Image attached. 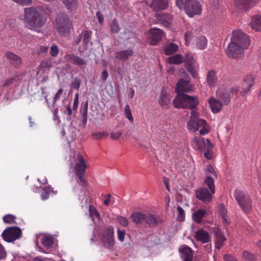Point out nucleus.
<instances>
[{
  "label": "nucleus",
  "mask_w": 261,
  "mask_h": 261,
  "mask_svg": "<svg viewBox=\"0 0 261 261\" xmlns=\"http://www.w3.org/2000/svg\"><path fill=\"white\" fill-rule=\"evenodd\" d=\"M192 91V86L188 80L179 79L175 87L177 97L173 101L174 107L178 109L184 108L190 110L196 109L199 104L197 97L190 96L184 93V92H189Z\"/></svg>",
  "instance_id": "1"
},
{
  "label": "nucleus",
  "mask_w": 261,
  "mask_h": 261,
  "mask_svg": "<svg viewBox=\"0 0 261 261\" xmlns=\"http://www.w3.org/2000/svg\"><path fill=\"white\" fill-rule=\"evenodd\" d=\"M250 39L247 35L241 30H234L232 32L231 42L226 50L229 58H236L244 54V49L250 45Z\"/></svg>",
  "instance_id": "2"
},
{
  "label": "nucleus",
  "mask_w": 261,
  "mask_h": 261,
  "mask_svg": "<svg viewBox=\"0 0 261 261\" xmlns=\"http://www.w3.org/2000/svg\"><path fill=\"white\" fill-rule=\"evenodd\" d=\"M24 21L26 23V27L34 30L42 27L46 20L38 8L32 7L25 8Z\"/></svg>",
  "instance_id": "3"
},
{
  "label": "nucleus",
  "mask_w": 261,
  "mask_h": 261,
  "mask_svg": "<svg viewBox=\"0 0 261 261\" xmlns=\"http://www.w3.org/2000/svg\"><path fill=\"white\" fill-rule=\"evenodd\" d=\"M72 23L68 15L60 13L56 18L55 28L61 36H67L69 34Z\"/></svg>",
  "instance_id": "4"
},
{
  "label": "nucleus",
  "mask_w": 261,
  "mask_h": 261,
  "mask_svg": "<svg viewBox=\"0 0 261 261\" xmlns=\"http://www.w3.org/2000/svg\"><path fill=\"white\" fill-rule=\"evenodd\" d=\"M22 236L21 229L17 226H10L4 230L2 236L7 242H13Z\"/></svg>",
  "instance_id": "5"
},
{
  "label": "nucleus",
  "mask_w": 261,
  "mask_h": 261,
  "mask_svg": "<svg viewBox=\"0 0 261 261\" xmlns=\"http://www.w3.org/2000/svg\"><path fill=\"white\" fill-rule=\"evenodd\" d=\"M183 8L190 17L200 14L202 10L200 4L196 0H186Z\"/></svg>",
  "instance_id": "6"
},
{
  "label": "nucleus",
  "mask_w": 261,
  "mask_h": 261,
  "mask_svg": "<svg viewBox=\"0 0 261 261\" xmlns=\"http://www.w3.org/2000/svg\"><path fill=\"white\" fill-rule=\"evenodd\" d=\"M198 113L195 111H192L191 112V117L189 122L188 123L189 129L193 130L194 132L198 130L200 126L207 125V123L204 119L197 118Z\"/></svg>",
  "instance_id": "7"
},
{
  "label": "nucleus",
  "mask_w": 261,
  "mask_h": 261,
  "mask_svg": "<svg viewBox=\"0 0 261 261\" xmlns=\"http://www.w3.org/2000/svg\"><path fill=\"white\" fill-rule=\"evenodd\" d=\"M236 199L244 212H248L251 210V200L249 196L244 195L240 191H236Z\"/></svg>",
  "instance_id": "8"
},
{
  "label": "nucleus",
  "mask_w": 261,
  "mask_h": 261,
  "mask_svg": "<svg viewBox=\"0 0 261 261\" xmlns=\"http://www.w3.org/2000/svg\"><path fill=\"white\" fill-rule=\"evenodd\" d=\"M114 232L113 226L110 225L105 228L102 234L103 245L108 249H111L115 244Z\"/></svg>",
  "instance_id": "9"
},
{
  "label": "nucleus",
  "mask_w": 261,
  "mask_h": 261,
  "mask_svg": "<svg viewBox=\"0 0 261 261\" xmlns=\"http://www.w3.org/2000/svg\"><path fill=\"white\" fill-rule=\"evenodd\" d=\"M184 62H185L187 65V69L188 71L191 73V75L193 77L197 79L198 77V75L196 71L195 60H194L192 55L190 53H187Z\"/></svg>",
  "instance_id": "10"
},
{
  "label": "nucleus",
  "mask_w": 261,
  "mask_h": 261,
  "mask_svg": "<svg viewBox=\"0 0 261 261\" xmlns=\"http://www.w3.org/2000/svg\"><path fill=\"white\" fill-rule=\"evenodd\" d=\"M256 4V0H235L234 9L237 11H247Z\"/></svg>",
  "instance_id": "11"
},
{
  "label": "nucleus",
  "mask_w": 261,
  "mask_h": 261,
  "mask_svg": "<svg viewBox=\"0 0 261 261\" xmlns=\"http://www.w3.org/2000/svg\"><path fill=\"white\" fill-rule=\"evenodd\" d=\"M149 33L151 35L149 43L151 45H157L162 40L164 35V32L162 30L155 28L150 29Z\"/></svg>",
  "instance_id": "12"
},
{
  "label": "nucleus",
  "mask_w": 261,
  "mask_h": 261,
  "mask_svg": "<svg viewBox=\"0 0 261 261\" xmlns=\"http://www.w3.org/2000/svg\"><path fill=\"white\" fill-rule=\"evenodd\" d=\"M146 4L149 6L154 11H159L166 9L168 6V0H153L150 4L146 2Z\"/></svg>",
  "instance_id": "13"
},
{
  "label": "nucleus",
  "mask_w": 261,
  "mask_h": 261,
  "mask_svg": "<svg viewBox=\"0 0 261 261\" xmlns=\"http://www.w3.org/2000/svg\"><path fill=\"white\" fill-rule=\"evenodd\" d=\"M196 197L204 202H210L212 198V193L205 188H201L196 191Z\"/></svg>",
  "instance_id": "14"
},
{
  "label": "nucleus",
  "mask_w": 261,
  "mask_h": 261,
  "mask_svg": "<svg viewBox=\"0 0 261 261\" xmlns=\"http://www.w3.org/2000/svg\"><path fill=\"white\" fill-rule=\"evenodd\" d=\"M254 78L251 75H247L244 79L242 89L243 91L240 92L242 96H244L249 91L250 88L254 84Z\"/></svg>",
  "instance_id": "15"
},
{
  "label": "nucleus",
  "mask_w": 261,
  "mask_h": 261,
  "mask_svg": "<svg viewBox=\"0 0 261 261\" xmlns=\"http://www.w3.org/2000/svg\"><path fill=\"white\" fill-rule=\"evenodd\" d=\"M155 17L166 27H168L172 21V16L169 13L157 12L155 14Z\"/></svg>",
  "instance_id": "16"
},
{
  "label": "nucleus",
  "mask_w": 261,
  "mask_h": 261,
  "mask_svg": "<svg viewBox=\"0 0 261 261\" xmlns=\"http://www.w3.org/2000/svg\"><path fill=\"white\" fill-rule=\"evenodd\" d=\"M5 56L7 58L10 60V64L14 67L18 68L21 65V58L19 56L14 54L13 53L8 51L5 53Z\"/></svg>",
  "instance_id": "17"
},
{
  "label": "nucleus",
  "mask_w": 261,
  "mask_h": 261,
  "mask_svg": "<svg viewBox=\"0 0 261 261\" xmlns=\"http://www.w3.org/2000/svg\"><path fill=\"white\" fill-rule=\"evenodd\" d=\"M213 232L216 239L215 241L216 248L219 250L223 245V243L226 239L222 234L221 230L218 228H215Z\"/></svg>",
  "instance_id": "18"
},
{
  "label": "nucleus",
  "mask_w": 261,
  "mask_h": 261,
  "mask_svg": "<svg viewBox=\"0 0 261 261\" xmlns=\"http://www.w3.org/2000/svg\"><path fill=\"white\" fill-rule=\"evenodd\" d=\"M179 251L181 254L184 261H192L194 251L188 246H184L179 248Z\"/></svg>",
  "instance_id": "19"
},
{
  "label": "nucleus",
  "mask_w": 261,
  "mask_h": 261,
  "mask_svg": "<svg viewBox=\"0 0 261 261\" xmlns=\"http://www.w3.org/2000/svg\"><path fill=\"white\" fill-rule=\"evenodd\" d=\"M217 96L219 100L223 101L224 105H228L230 101L231 97L229 93L224 89H219L217 93Z\"/></svg>",
  "instance_id": "20"
},
{
  "label": "nucleus",
  "mask_w": 261,
  "mask_h": 261,
  "mask_svg": "<svg viewBox=\"0 0 261 261\" xmlns=\"http://www.w3.org/2000/svg\"><path fill=\"white\" fill-rule=\"evenodd\" d=\"M88 108V101L87 100L84 103V102L82 103L80 109V113L81 114V120L82 121L83 128H85L87 121Z\"/></svg>",
  "instance_id": "21"
},
{
  "label": "nucleus",
  "mask_w": 261,
  "mask_h": 261,
  "mask_svg": "<svg viewBox=\"0 0 261 261\" xmlns=\"http://www.w3.org/2000/svg\"><path fill=\"white\" fill-rule=\"evenodd\" d=\"M195 238L202 243H206L210 240L208 233L203 229H199L195 232Z\"/></svg>",
  "instance_id": "22"
},
{
  "label": "nucleus",
  "mask_w": 261,
  "mask_h": 261,
  "mask_svg": "<svg viewBox=\"0 0 261 261\" xmlns=\"http://www.w3.org/2000/svg\"><path fill=\"white\" fill-rule=\"evenodd\" d=\"M77 158L79 162L75 163L74 167L76 173H85L87 165L85 162L84 158L81 154H79Z\"/></svg>",
  "instance_id": "23"
},
{
  "label": "nucleus",
  "mask_w": 261,
  "mask_h": 261,
  "mask_svg": "<svg viewBox=\"0 0 261 261\" xmlns=\"http://www.w3.org/2000/svg\"><path fill=\"white\" fill-rule=\"evenodd\" d=\"M208 103L212 111L214 113L219 112L222 109V103L221 100L219 99H216L211 97L208 100Z\"/></svg>",
  "instance_id": "24"
},
{
  "label": "nucleus",
  "mask_w": 261,
  "mask_h": 261,
  "mask_svg": "<svg viewBox=\"0 0 261 261\" xmlns=\"http://www.w3.org/2000/svg\"><path fill=\"white\" fill-rule=\"evenodd\" d=\"M134 55V51L132 49H128L120 51H117L115 58L121 60H126L129 57Z\"/></svg>",
  "instance_id": "25"
},
{
  "label": "nucleus",
  "mask_w": 261,
  "mask_h": 261,
  "mask_svg": "<svg viewBox=\"0 0 261 261\" xmlns=\"http://www.w3.org/2000/svg\"><path fill=\"white\" fill-rule=\"evenodd\" d=\"M66 58L68 61H69L73 64L76 65H85L86 64V61L80 58L77 56L74 55H67Z\"/></svg>",
  "instance_id": "26"
},
{
  "label": "nucleus",
  "mask_w": 261,
  "mask_h": 261,
  "mask_svg": "<svg viewBox=\"0 0 261 261\" xmlns=\"http://www.w3.org/2000/svg\"><path fill=\"white\" fill-rule=\"evenodd\" d=\"M252 29L256 31H261V16L255 15L252 18L250 22Z\"/></svg>",
  "instance_id": "27"
},
{
  "label": "nucleus",
  "mask_w": 261,
  "mask_h": 261,
  "mask_svg": "<svg viewBox=\"0 0 261 261\" xmlns=\"http://www.w3.org/2000/svg\"><path fill=\"white\" fill-rule=\"evenodd\" d=\"M159 217H155L153 215L148 214L145 215L144 221L148 224L155 226L160 222Z\"/></svg>",
  "instance_id": "28"
},
{
  "label": "nucleus",
  "mask_w": 261,
  "mask_h": 261,
  "mask_svg": "<svg viewBox=\"0 0 261 261\" xmlns=\"http://www.w3.org/2000/svg\"><path fill=\"white\" fill-rule=\"evenodd\" d=\"M178 49V46L174 43H170L166 46L164 53L166 55H171L174 54Z\"/></svg>",
  "instance_id": "29"
},
{
  "label": "nucleus",
  "mask_w": 261,
  "mask_h": 261,
  "mask_svg": "<svg viewBox=\"0 0 261 261\" xmlns=\"http://www.w3.org/2000/svg\"><path fill=\"white\" fill-rule=\"evenodd\" d=\"M206 214V211L199 209L196 211L193 214V219L197 223H200L201 222L202 218Z\"/></svg>",
  "instance_id": "30"
},
{
  "label": "nucleus",
  "mask_w": 261,
  "mask_h": 261,
  "mask_svg": "<svg viewBox=\"0 0 261 261\" xmlns=\"http://www.w3.org/2000/svg\"><path fill=\"white\" fill-rule=\"evenodd\" d=\"M167 61L169 64H178L183 63L184 59L181 55L176 54L169 57Z\"/></svg>",
  "instance_id": "31"
},
{
  "label": "nucleus",
  "mask_w": 261,
  "mask_h": 261,
  "mask_svg": "<svg viewBox=\"0 0 261 261\" xmlns=\"http://www.w3.org/2000/svg\"><path fill=\"white\" fill-rule=\"evenodd\" d=\"M217 79L214 71L211 70L207 73V82L211 86H213L217 83Z\"/></svg>",
  "instance_id": "32"
},
{
  "label": "nucleus",
  "mask_w": 261,
  "mask_h": 261,
  "mask_svg": "<svg viewBox=\"0 0 261 261\" xmlns=\"http://www.w3.org/2000/svg\"><path fill=\"white\" fill-rule=\"evenodd\" d=\"M131 217L135 223L138 224L144 221L145 214L139 212H135L132 213Z\"/></svg>",
  "instance_id": "33"
},
{
  "label": "nucleus",
  "mask_w": 261,
  "mask_h": 261,
  "mask_svg": "<svg viewBox=\"0 0 261 261\" xmlns=\"http://www.w3.org/2000/svg\"><path fill=\"white\" fill-rule=\"evenodd\" d=\"M194 141L196 143L195 147L201 152L204 150V146H205V142L202 138L195 137Z\"/></svg>",
  "instance_id": "34"
},
{
  "label": "nucleus",
  "mask_w": 261,
  "mask_h": 261,
  "mask_svg": "<svg viewBox=\"0 0 261 261\" xmlns=\"http://www.w3.org/2000/svg\"><path fill=\"white\" fill-rule=\"evenodd\" d=\"M207 44V40L205 36L200 35L197 38L196 46L200 49H204Z\"/></svg>",
  "instance_id": "35"
},
{
  "label": "nucleus",
  "mask_w": 261,
  "mask_h": 261,
  "mask_svg": "<svg viewBox=\"0 0 261 261\" xmlns=\"http://www.w3.org/2000/svg\"><path fill=\"white\" fill-rule=\"evenodd\" d=\"M204 183L207 186L212 193H215L214 180L213 177L207 176L204 179Z\"/></svg>",
  "instance_id": "36"
},
{
  "label": "nucleus",
  "mask_w": 261,
  "mask_h": 261,
  "mask_svg": "<svg viewBox=\"0 0 261 261\" xmlns=\"http://www.w3.org/2000/svg\"><path fill=\"white\" fill-rule=\"evenodd\" d=\"M63 4L67 7L68 9H76L77 2V0H62Z\"/></svg>",
  "instance_id": "37"
},
{
  "label": "nucleus",
  "mask_w": 261,
  "mask_h": 261,
  "mask_svg": "<svg viewBox=\"0 0 261 261\" xmlns=\"http://www.w3.org/2000/svg\"><path fill=\"white\" fill-rule=\"evenodd\" d=\"M41 242L43 246L47 249L50 248L53 246V240L51 237L48 236L43 237Z\"/></svg>",
  "instance_id": "38"
},
{
  "label": "nucleus",
  "mask_w": 261,
  "mask_h": 261,
  "mask_svg": "<svg viewBox=\"0 0 261 261\" xmlns=\"http://www.w3.org/2000/svg\"><path fill=\"white\" fill-rule=\"evenodd\" d=\"M91 32L88 31H83L81 35H82L83 42L85 46H87L89 44L90 39H91Z\"/></svg>",
  "instance_id": "39"
},
{
  "label": "nucleus",
  "mask_w": 261,
  "mask_h": 261,
  "mask_svg": "<svg viewBox=\"0 0 261 261\" xmlns=\"http://www.w3.org/2000/svg\"><path fill=\"white\" fill-rule=\"evenodd\" d=\"M120 28L117 22L116 19H114L110 24V31L112 33L116 34L119 32Z\"/></svg>",
  "instance_id": "40"
},
{
  "label": "nucleus",
  "mask_w": 261,
  "mask_h": 261,
  "mask_svg": "<svg viewBox=\"0 0 261 261\" xmlns=\"http://www.w3.org/2000/svg\"><path fill=\"white\" fill-rule=\"evenodd\" d=\"M16 217L13 215L8 214L4 216L3 221L8 224H16L15 221Z\"/></svg>",
  "instance_id": "41"
},
{
  "label": "nucleus",
  "mask_w": 261,
  "mask_h": 261,
  "mask_svg": "<svg viewBox=\"0 0 261 261\" xmlns=\"http://www.w3.org/2000/svg\"><path fill=\"white\" fill-rule=\"evenodd\" d=\"M243 256L245 259L249 261H255L257 259V256L249 251H245L243 252Z\"/></svg>",
  "instance_id": "42"
},
{
  "label": "nucleus",
  "mask_w": 261,
  "mask_h": 261,
  "mask_svg": "<svg viewBox=\"0 0 261 261\" xmlns=\"http://www.w3.org/2000/svg\"><path fill=\"white\" fill-rule=\"evenodd\" d=\"M177 211H178V215L176 217L177 221L179 222H182L185 220V211L183 210V208L178 205L177 207Z\"/></svg>",
  "instance_id": "43"
},
{
  "label": "nucleus",
  "mask_w": 261,
  "mask_h": 261,
  "mask_svg": "<svg viewBox=\"0 0 261 261\" xmlns=\"http://www.w3.org/2000/svg\"><path fill=\"white\" fill-rule=\"evenodd\" d=\"M89 213L93 219L94 217H96L98 220L100 218V214L98 212L96 208L91 205H89Z\"/></svg>",
  "instance_id": "44"
},
{
  "label": "nucleus",
  "mask_w": 261,
  "mask_h": 261,
  "mask_svg": "<svg viewBox=\"0 0 261 261\" xmlns=\"http://www.w3.org/2000/svg\"><path fill=\"white\" fill-rule=\"evenodd\" d=\"M72 79L73 80L70 84L71 88L77 90H79L81 83V80L78 77L72 78Z\"/></svg>",
  "instance_id": "45"
},
{
  "label": "nucleus",
  "mask_w": 261,
  "mask_h": 261,
  "mask_svg": "<svg viewBox=\"0 0 261 261\" xmlns=\"http://www.w3.org/2000/svg\"><path fill=\"white\" fill-rule=\"evenodd\" d=\"M170 103V99L168 98L166 93L162 92L161 94V106H167Z\"/></svg>",
  "instance_id": "46"
},
{
  "label": "nucleus",
  "mask_w": 261,
  "mask_h": 261,
  "mask_svg": "<svg viewBox=\"0 0 261 261\" xmlns=\"http://www.w3.org/2000/svg\"><path fill=\"white\" fill-rule=\"evenodd\" d=\"M124 114L125 117L131 121H133L131 110L128 105H126L124 107Z\"/></svg>",
  "instance_id": "47"
},
{
  "label": "nucleus",
  "mask_w": 261,
  "mask_h": 261,
  "mask_svg": "<svg viewBox=\"0 0 261 261\" xmlns=\"http://www.w3.org/2000/svg\"><path fill=\"white\" fill-rule=\"evenodd\" d=\"M108 136V134L106 132H98L96 133H93L92 135V136L93 138L100 140L103 138H106Z\"/></svg>",
  "instance_id": "48"
},
{
  "label": "nucleus",
  "mask_w": 261,
  "mask_h": 261,
  "mask_svg": "<svg viewBox=\"0 0 261 261\" xmlns=\"http://www.w3.org/2000/svg\"><path fill=\"white\" fill-rule=\"evenodd\" d=\"M117 220L121 225L124 227H126L128 225V221L125 217L121 216H118Z\"/></svg>",
  "instance_id": "49"
},
{
  "label": "nucleus",
  "mask_w": 261,
  "mask_h": 261,
  "mask_svg": "<svg viewBox=\"0 0 261 261\" xmlns=\"http://www.w3.org/2000/svg\"><path fill=\"white\" fill-rule=\"evenodd\" d=\"M59 53V49L56 44H53L50 47V54L53 57H56Z\"/></svg>",
  "instance_id": "50"
},
{
  "label": "nucleus",
  "mask_w": 261,
  "mask_h": 261,
  "mask_svg": "<svg viewBox=\"0 0 261 261\" xmlns=\"http://www.w3.org/2000/svg\"><path fill=\"white\" fill-rule=\"evenodd\" d=\"M76 173L79 179L83 182V185L86 186L87 185V183L85 178L84 177L85 173L79 172Z\"/></svg>",
  "instance_id": "51"
},
{
  "label": "nucleus",
  "mask_w": 261,
  "mask_h": 261,
  "mask_svg": "<svg viewBox=\"0 0 261 261\" xmlns=\"http://www.w3.org/2000/svg\"><path fill=\"white\" fill-rule=\"evenodd\" d=\"M193 37L192 32H187L185 34V38L186 41V44L187 45H188L190 40Z\"/></svg>",
  "instance_id": "52"
},
{
  "label": "nucleus",
  "mask_w": 261,
  "mask_h": 261,
  "mask_svg": "<svg viewBox=\"0 0 261 261\" xmlns=\"http://www.w3.org/2000/svg\"><path fill=\"white\" fill-rule=\"evenodd\" d=\"M7 256V252L4 247L0 243V259H5Z\"/></svg>",
  "instance_id": "53"
},
{
  "label": "nucleus",
  "mask_w": 261,
  "mask_h": 261,
  "mask_svg": "<svg viewBox=\"0 0 261 261\" xmlns=\"http://www.w3.org/2000/svg\"><path fill=\"white\" fill-rule=\"evenodd\" d=\"M117 233H118V239L120 241H123L124 239V236L125 234V231L124 230H120L119 229H118L117 230Z\"/></svg>",
  "instance_id": "54"
},
{
  "label": "nucleus",
  "mask_w": 261,
  "mask_h": 261,
  "mask_svg": "<svg viewBox=\"0 0 261 261\" xmlns=\"http://www.w3.org/2000/svg\"><path fill=\"white\" fill-rule=\"evenodd\" d=\"M220 214L221 218L223 217H226L227 211L225 209V206L223 204L221 203L220 205Z\"/></svg>",
  "instance_id": "55"
},
{
  "label": "nucleus",
  "mask_w": 261,
  "mask_h": 261,
  "mask_svg": "<svg viewBox=\"0 0 261 261\" xmlns=\"http://www.w3.org/2000/svg\"><path fill=\"white\" fill-rule=\"evenodd\" d=\"M213 148V144L211 142L210 140L208 139L206 140L205 146L204 147V151L207 150H212Z\"/></svg>",
  "instance_id": "56"
},
{
  "label": "nucleus",
  "mask_w": 261,
  "mask_h": 261,
  "mask_svg": "<svg viewBox=\"0 0 261 261\" xmlns=\"http://www.w3.org/2000/svg\"><path fill=\"white\" fill-rule=\"evenodd\" d=\"M63 92V89L60 88L57 93L56 94L55 97H54V102H53V105H55L56 101L59 99L61 95L62 94Z\"/></svg>",
  "instance_id": "57"
},
{
  "label": "nucleus",
  "mask_w": 261,
  "mask_h": 261,
  "mask_svg": "<svg viewBox=\"0 0 261 261\" xmlns=\"http://www.w3.org/2000/svg\"><path fill=\"white\" fill-rule=\"evenodd\" d=\"M205 170L207 172L212 173L215 177H217L216 172H215L214 168L211 165H207L206 168L205 169Z\"/></svg>",
  "instance_id": "58"
},
{
  "label": "nucleus",
  "mask_w": 261,
  "mask_h": 261,
  "mask_svg": "<svg viewBox=\"0 0 261 261\" xmlns=\"http://www.w3.org/2000/svg\"><path fill=\"white\" fill-rule=\"evenodd\" d=\"M122 135L121 132H112L111 134V138L113 140H117Z\"/></svg>",
  "instance_id": "59"
},
{
  "label": "nucleus",
  "mask_w": 261,
  "mask_h": 261,
  "mask_svg": "<svg viewBox=\"0 0 261 261\" xmlns=\"http://www.w3.org/2000/svg\"><path fill=\"white\" fill-rule=\"evenodd\" d=\"M204 156L207 159L211 160L213 156V153L212 150H204Z\"/></svg>",
  "instance_id": "60"
},
{
  "label": "nucleus",
  "mask_w": 261,
  "mask_h": 261,
  "mask_svg": "<svg viewBox=\"0 0 261 261\" xmlns=\"http://www.w3.org/2000/svg\"><path fill=\"white\" fill-rule=\"evenodd\" d=\"M79 104V94L76 93L75 95L74 99V103L73 106V109L74 110H77Z\"/></svg>",
  "instance_id": "61"
},
{
  "label": "nucleus",
  "mask_w": 261,
  "mask_h": 261,
  "mask_svg": "<svg viewBox=\"0 0 261 261\" xmlns=\"http://www.w3.org/2000/svg\"><path fill=\"white\" fill-rule=\"evenodd\" d=\"M224 259L225 261H238L234 257L229 254H225Z\"/></svg>",
  "instance_id": "62"
},
{
  "label": "nucleus",
  "mask_w": 261,
  "mask_h": 261,
  "mask_svg": "<svg viewBox=\"0 0 261 261\" xmlns=\"http://www.w3.org/2000/svg\"><path fill=\"white\" fill-rule=\"evenodd\" d=\"M96 17L99 23L102 24L103 22V15L100 11H97L96 14Z\"/></svg>",
  "instance_id": "63"
},
{
  "label": "nucleus",
  "mask_w": 261,
  "mask_h": 261,
  "mask_svg": "<svg viewBox=\"0 0 261 261\" xmlns=\"http://www.w3.org/2000/svg\"><path fill=\"white\" fill-rule=\"evenodd\" d=\"M186 1V0H176V5L179 9H181L184 7Z\"/></svg>",
  "instance_id": "64"
}]
</instances>
